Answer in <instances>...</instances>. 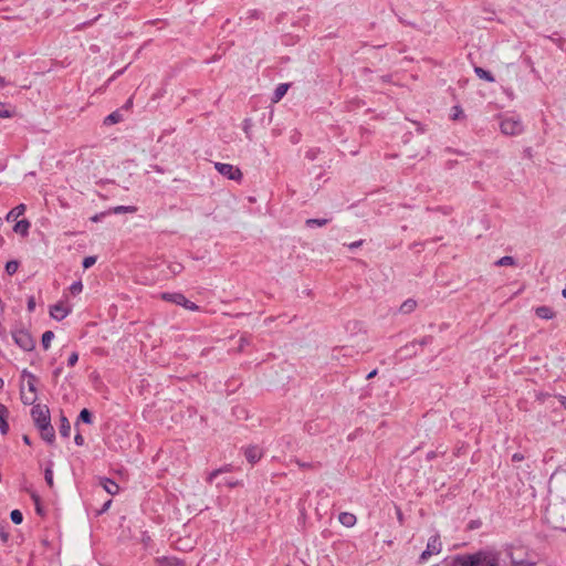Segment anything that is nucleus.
Segmentation results:
<instances>
[{
    "label": "nucleus",
    "mask_w": 566,
    "mask_h": 566,
    "mask_svg": "<svg viewBox=\"0 0 566 566\" xmlns=\"http://www.w3.org/2000/svg\"><path fill=\"white\" fill-rule=\"evenodd\" d=\"M363 243V241H357V242H353L348 245L349 249H355V248H358L360 247Z\"/></svg>",
    "instance_id": "ea45409f"
},
{
    "label": "nucleus",
    "mask_w": 566,
    "mask_h": 566,
    "mask_svg": "<svg viewBox=\"0 0 566 566\" xmlns=\"http://www.w3.org/2000/svg\"><path fill=\"white\" fill-rule=\"evenodd\" d=\"M326 223H327L326 219H308V220H306L307 226L317 224V226L322 227V226H325Z\"/></svg>",
    "instance_id": "c756f323"
},
{
    "label": "nucleus",
    "mask_w": 566,
    "mask_h": 566,
    "mask_svg": "<svg viewBox=\"0 0 566 566\" xmlns=\"http://www.w3.org/2000/svg\"><path fill=\"white\" fill-rule=\"evenodd\" d=\"M157 566H180L181 562L174 556H159L155 559Z\"/></svg>",
    "instance_id": "9b49d317"
},
{
    "label": "nucleus",
    "mask_w": 566,
    "mask_h": 566,
    "mask_svg": "<svg viewBox=\"0 0 566 566\" xmlns=\"http://www.w3.org/2000/svg\"><path fill=\"white\" fill-rule=\"evenodd\" d=\"M339 523L345 527H353L356 524V516L353 513L349 512H343L338 516Z\"/></svg>",
    "instance_id": "f8f14e48"
},
{
    "label": "nucleus",
    "mask_w": 566,
    "mask_h": 566,
    "mask_svg": "<svg viewBox=\"0 0 566 566\" xmlns=\"http://www.w3.org/2000/svg\"><path fill=\"white\" fill-rule=\"evenodd\" d=\"M0 117L8 118L10 117L9 111L6 108L4 104L0 103Z\"/></svg>",
    "instance_id": "c9c22d12"
},
{
    "label": "nucleus",
    "mask_w": 566,
    "mask_h": 566,
    "mask_svg": "<svg viewBox=\"0 0 566 566\" xmlns=\"http://www.w3.org/2000/svg\"><path fill=\"white\" fill-rule=\"evenodd\" d=\"M83 289V285L81 282H74L71 286H70V290L73 294H77L82 291Z\"/></svg>",
    "instance_id": "7c9ffc66"
},
{
    "label": "nucleus",
    "mask_w": 566,
    "mask_h": 566,
    "mask_svg": "<svg viewBox=\"0 0 566 566\" xmlns=\"http://www.w3.org/2000/svg\"><path fill=\"white\" fill-rule=\"evenodd\" d=\"M8 415V410L3 405H0V431L6 434L8 431V423L6 421V417Z\"/></svg>",
    "instance_id": "f3484780"
},
{
    "label": "nucleus",
    "mask_w": 566,
    "mask_h": 566,
    "mask_svg": "<svg viewBox=\"0 0 566 566\" xmlns=\"http://www.w3.org/2000/svg\"><path fill=\"white\" fill-rule=\"evenodd\" d=\"M15 344L25 352H31L35 347V342L30 333L25 331H18L13 334Z\"/></svg>",
    "instance_id": "423d86ee"
},
{
    "label": "nucleus",
    "mask_w": 566,
    "mask_h": 566,
    "mask_svg": "<svg viewBox=\"0 0 566 566\" xmlns=\"http://www.w3.org/2000/svg\"><path fill=\"white\" fill-rule=\"evenodd\" d=\"M512 566H535V565L532 563H527V562H515V563H513Z\"/></svg>",
    "instance_id": "58836bf2"
},
{
    "label": "nucleus",
    "mask_w": 566,
    "mask_h": 566,
    "mask_svg": "<svg viewBox=\"0 0 566 566\" xmlns=\"http://www.w3.org/2000/svg\"><path fill=\"white\" fill-rule=\"evenodd\" d=\"M32 497H33V500L35 501V503L38 504V502H39V497H38L35 494H33V495H32Z\"/></svg>",
    "instance_id": "49530a36"
},
{
    "label": "nucleus",
    "mask_w": 566,
    "mask_h": 566,
    "mask_svg": "<svg viewBox=\"0 0 566 566\" xmlns=\"http://www.w3.org/2000/svg\"><path fill=\"white\" fill-rule=\"evenodd\" d=\"M22 439H23L24 443H27V444H30V443H31V442H30V439H29V437H28V436H23V438H22Z\"/></svg>",
    "instance_id": "c03bdc74"
},
{
    "label": "nucleus",
    "mask_w": 566,
    "mask_h": 566,
    "mask_svg": "<svg viewBox=\"0 0 566 566\" xmlns=\"http://www.w3.org/2000/svg\"><path fill=\"white\" fill-rule=\"evenodd\" d=\"M501 130L506 135H516L522 130V125L515 119H504L501 123Z\"/></svg>",
    "instance_id": "9d476101"
},
{
    "label": "nucleus",
    "mask_w": 566,
    "mask_h": 566,
    "mask_svg": "<svg viewBox=\"0 0 566 566\" xmlns=\"http://www.w3.org/2000/svg\"><path fill=\"white\" fill-rule=\"evenodd\" d=\"M565 512L566 509L563 504H552L547 507L545 518L548 524L554 528L565 527Z\"/></svg>",
    "instance_id": "20e7f679"
},
{
    "label": "nucleus",
    "mask_w": 566,
    "mask_h": 566,
    "mask_svg": "<svg viewBox=\"0 0 566 566\" xmlns=\"http://www.w3.org/2000/svg\"><path fill=\"white\" fill-rule=\"evenodd\" d=\"M80 419L85 423H92V415L87 409H83L80 412Z\"/></svg>",
    "instance_id": "bb28decb"
},
{
    "label": "nucleus",
    "mask_w": 566,
    "mask_h": 566,
    "mask_svg": "<svg viewBox=\"0 0 566 566\" xmlns=\"http://www.w3.org/2000/svg\"><path fill=\"white\" fill-rule=\"evenodd\" d=\"M72 312V307L66 301H60L54 305L50 306V317L56 322H61L66 318Z\"/></svg>",
    "instance_id": "39448f33"
},
{
    "label": "nucleus",
    "mask_w": 566,
    "mask_h": 566,
    "mask_svg": "<svg viewBox=\"0 0 566 566\" xmlns=\"http://www.w3.org/2000/svg\"><path fill=\"white\" fill-rule=\"evenodd\" d=\"M10 517L14 524H21L23 520L22 513L19 510H13Z\"/></svg>",
    "instance_id": "a878e982"
},
{
    "label": "nucleus",
    "mask_w": 566,
    "mask_h": 566,
    "mask_svg": "<svg viewBox=\"0 0 566 566\" xmlns=\"http://www.w3.org/2000/svg\"><path fill=\"white\" fill-rule=\"evenodd\" d=\"M0 84H3V78L0 77Z\"/></svg>",
    "instance_id": "09e8293b"
},
{
    "label": "nucleus",
    "mask_w": 566,
    "mask_h": 566,
    "mask_svg": "<svg viewBox=\"0 0 566 566\" xmlns=\"http://www.w3.org/2000/svg\"><path fill=\"white\" fill-rule=\"evenodd\" d=\"M474 72H475V74L478 75L479 78L484 80V81L490 82V83L494 82V77L492 76V74L490 72L485 71L484 69L475 67Z\"/></svg>",
    "instance_id": "aec40b11"
},
{
    "label": "nucleus",
    "mask_w": 566,
    "mask_h": 566,
    "mask_svg": "<svg viewBox=\"0 0 566 566\" xmlns=\"http://www.w3.org/2000/svg\"><path fill=\"white\" fill-rule=\"evenodd\" d=\"M441 548H442V544L440 542L439 536H432L427 544V548L421 554V559L424 560V559H428L432 555L440 554Z\"/></svg>",
    "instance_id": "6e6552de"
},
{
    "label": "nucleus",
    "mask_w": 566,
    "mask_h": 566,
    "mask_svg": "<svg viewBox=\"0 0 566 566\" xmlns=\"http://www.w3.org/2000/svg\"><path fill=\"white\" fill-rule=\"evenodd\" d=\"M119 117H120V116H119V114H118V113H112L111 115H108V116L106 117V122L112 123V124H115V123H117V122L119 120Z\"/></svg>",
    "instance_id": "72a5a7b5"
},
{
    "label": "nucleus",
    "mask_w": 566,
    "mask_h": 566,
    "mask_svg": "<svg viewBox=\"0 0 566 566\" xmlns=\"http://www.w3.org/2000/svg\"><path fill=\"white\" fill-rule=\"evenodd\" d=\"M93 222H97L99 220V214H95L91 218Z\"/></svg>",
    "instance_id": "37998d69"
},
{
    "label": "nucleus",
    "mask_w": 566,
    "mask_h": 566,
    "mask_svg": "<svg viewBox=\"0 0 566 566\" xmlns=\"http://www.w3.org/2000/svg\"><path fill=\"white\" fill-rule=\"evenodd\" d=\"M137 208L135 206H116L112 209V212L115 214L119 213H135Z\"/></svg>",
    "instance_id": "6ab92c4d"
},
{
    "label": "nucleus",
    "mask_w": 566,
    "mask_h": 566,
    "mask_svg": "<svg viewBox=\"0 0 566 566\" xmlns=\"http://www.w3.org/2000/svg\"><path fill=\"white\" fill-rule=\"evenodd\" d=\"M565 407H566V401L564 402Z\"/></svg>",
    "instance_id": "3c124183"
},
{
    "label": "nucleus",
    "mask_w": 566,
    "mask_h": 566,
    "mask_svg": "<svg viewBox=\"0 0 566 566\" xmlns=\"http://www.w3.org/2000/svg\"><path fill=\"white\" fill-rule=\"evenodd\" d=\"M536 315L544 319H552L554 317V312L546 306H541L535 310Z\"/></svg>",
    "instance_id": "a211bd4d"
},
{
    "label": "nucleus",
    "mask_w": 566,
    "mask_h": 566,
    "mask_svg": "<svg viewBox=\"0 0 566 566\" xmlns=\"http://www.w3.org/2000/svg\"><path fill=\"white\" fill-rule=\"evenodd\" d=\"M74 441L77 446H82L84 443V439L81 434H76Z\"/></svg>",
    "instance_id": "4c0bfd02"
},
{
    "label": "nucleus",
    "mask_w": 566,
    "mask_h": 566,
    "mask_svg": "<svg viewBox=\"0 0 566 566\" xmlns=\"http://www.w3.org/2000/svg\"><path fill=\"white\" fill-rule=\"evenodd\" d=\"M71 432V424L65 417L61 418L60 433L63 437H69Z\"/></svg>",
    "instance_id": "5701e85b"
},
{
    "label": "nucleus",
    "mask_w": 566,
    "mask_h": 566,
    "mask_svg": "<svg viewBox=\"0 0 566 566\" xmlns=\"http://www.w3.org/2000/svg\"><path fill=\"white\" fill-rule=\"evenodd\" d=\"M34 308H35V300H34V297L31 296L28 300V310H29V312H33Z\"/></svg>",
    "instance_id": "e433bc0d"
},
{
    "label": "nucleus",
    "mask_w": 566,
    "mask_h": 566,
    "mask_svg": "<svg viewBox=\"0 0 566 566\" xmlns=\"http://www.w3.org/2000/svg\"><path fill=\"white\" fill-rule=\"evenodd\" d=\"M45 481L51 488L53 486V472L50 468L45 470Z\"/></svg>",
    "instance_id": "2f4dec72"
},
{
    "label": "nucleus",
    "mask_w": 566,
    "mask_h": 566,
    "mask_svg": "<svg viewBox=\"0 0 566 566\" xmlns=\"http://www.w3.org/2000/svg\"><path fill=\"white\" fill-rule=\"evenodd\" d=\"M415 307H416V302L413 300H408L401 305L400 311L403 313H408V312L413 311Z\"/></svg>",
    "instance_id": "393cba45"
},
{
    "label": "nucleus",
    "mask_w": 566,
    "mask_h": 566,
    "mask_svg": "<svg viewBox=\"0 0 566 566\" xmlns=\"http://www.w3.org/2000/svg\"><path fill=\"white\" fill-rule=\"evenodd\" d=\"M377 374V370L374 369L373 371H370L368 375H367V378L370 379L373 378L375 375Z\"/></svg>",
    "instance_id": "79ce46f5"
},
{
    "label": "nucleus",
    "mask_w": 566,
    "mask_h": 566,
    "mask_svg": "<svg viewBox=\"0 0 566 566\" xmlns=\"http://www.w3.org/2000/svg\"><path fill=\"white\" fill-rule=\"evenodd\" d=\"M463 116V111L459 107V106H454L453 107V115H452V118L453 119H459Z\"/></svg>",
    "instance_id": "f704fd0d"
},
{
    "label": "nucleus",
    "mask_w": 566,
    "mask_h": 566,
    "mask_svg": "<svg viewBox=\"0 0 566 566\" xmlns=\"http://www.w3.org/2000/svg\"><path fill=\"white\" fill-rule=\"evenodd\" d=\"M25 212V206L23 203L21 205H18L17 207H14L8 214H7V220L10 221V220H13V219H17L19 218L20 216H22L23 213Z\"/></svg>",
    "instance_id": "dca6fc26"
},
{
    "label": "nucleus",
    "mask_w": 566,
    "mask_h": 566,
    "mask_svg": "<svg viewBox=\"0 0 566 566\" xmlns=\"http://www.w3.org/2000/svg\"><path fill=\"white\" fill-rule=\"evenodd\" d=\"M95 262H96V258L95 256H86L83 260V266H84V269H88L92 265H94Z\"/></svg>",
    "instance_id": "c85d7f7f"
},
{
    "label": "nucleus",
    "mask_w": 566,
    "mask_h": 566,
    "mask_svg": "<svg viewBox=\"0 0 566 566\" xmlns=\"http://www.w3.org/2000/svg\"><path fill=\"white\" fill-rule=\"evenodd\" d=\"M18 268H19L18 261L12 260V261H8L6 263V271L9 275L14 274L18 271Z\"/></svg>",
    "instance_id": "b1692460"
},
{
    "label": "nucleus",
    "mask_w": 566,
    "mask_h": 566,
    "mask_svg": "<svg viewBox=\"0 0 566 566\" xmlns=\"http://www.w3.org/2000/svg\"><path fill=\"white\" fill-rule=\"evenodd\" d=\"M3 384V381L0 379V386Z\"/></svg>",
    "instance_id": "8fccbe9b"
},
{
    "label": "nucleus",
    "mask_w": 566,
    "mask_h": 566,
    "mask_svg": "<svg viewBox=\"0 0 566 566\" xmlns=\"http://www.w3.org/2000/svg\"><path fill=\"white\" fill-rule=\"evenodd\" d=\"M22 378L27 385V389L24 387H22L21 400L24 405H33L35 402V400L38 399L36 387H35L36 378L28 369L22 370Z\"/></svg>",
    "instance_id": "7ed1b4c3"
},
{
    "label": "nucleus",
    "mask_w": 566,
    "mask_h": 566,
    "mask_svg": "<svg viewBox=\"0 0 566 566\" xmlns=\"http://www.w3.org/2000/svg\"><path fill=\"white\" fill-rule=\"evenodd\" d=\"M29 228H30V222L27 219H23V220L18 221L14 224L13 231L15 233H19V234L25 237L29 232Z\"/></svg>",
    "instance_id": "2eb2a0df"
},
{
    "label": "nucleus",
    "mask_w": 566,
    "mask_h": 566,
    "mask_svg": "<svg viewBox=\"0 0 566 566\" xmlns=\"http://www.w3.org/2000/svg\"><path fill=\"white\" fill-rule=\"evenodd\" d=\"M219 473H220V470H216V471H213V472L210 474L209 479H210V480H212V479H213L214 476H217Z\"/></svg>",
    "instance_id": "a19ab883"
},
{
    "label": "nucleus",
    "mask_w": 566,
    "mask_h": 566,
    "mask_svg": "<svg viewBox=\"0 0 566 566\" xmlns=\"http://www.w3.org/2000/svg\"><path fill=\"white\" fill-rule=\"evenodd\" d=\"M214 168L230 180H240L242 178L241 170L230 164L216 163Z\"/></svg>",
    "instance_id": "0eeeda50"
},
{
    "label": "nucleus",
    "mask_w": 566,
    "mask_h": 566,
    "mask_svg": "<svg viewBox=\"0 0 566 566\" xmlns=\"http://www.w3.org/2000/svg\"><path fill=\"white\" fill-rule=\"evenodd\" d=\"M451 566H497V557L486 552L459 555L452 559Z\"/></svg>",
    "instance_id": "f03ea898"
},
{
    "label": "nucleus",
    "mask_w": 566,
    "mask_h": 566,
    "mask_svg": "<svg viewBox=\"0 0 566 566\" xmlns=\"http://www.w3.org/2000/svg\"><path fill=\"white\" fill-rule=\"evenodd\" d=\"M54 338V333L52 331H46L45 333H43L42 335V346L44 347V349H49L50 346H51V342L53 340Z\"/></svg>",
    "instance_id": "4be33fe9"
},
{
    "label": "nucleus",
    "mask_w": 566,
    "mask_h": 566,
    "mask_svg": "<svg viewBox=\"0 0 566 566\" xmlns=\"http://www.w3.org/2000/svg\"><path fill=\"white\" fill-rule=\"evenodd\" d=\"M111 501L106 502L104 507H103V512L106 511L109 506H111Z\"/></svg>",
    "instance_id": "a18cd8bd"
},
{
    "label": "nucleus",
    "mask_w": 566,
    "mask_h": 566,
    "mask_svg": "<svg viewBox=\"0 0 566 566\" xmlns=\"http://www.w3.org/2000/svg\"><path fill=\"white\" fill-rule=\"evenodd\" d=\"M102 485H103L104 490L111 495H115L119 492L118 484L111 479H107V478L103 479Z\"/></svg>",
    "instance_id": "4468645a"
},
{
    "label": "nucleus",
    "mask_w": 566,
    "mask_h": 566,
    "mask_svg": "<svg viewBox=\"0 0 566 566\" xmlns=\"http://www.w3.org/2000/svg\"><path fill=\"white\" fill-rule=\"evenodd\" d=\"M78 360V354L76 352H73L70 356H69V360H67V364L69 366H74Z\"/></svg>",
    "instance_id": "473e14b6"
},
{
    "label": "nucleus",
    "mask_w": 566,
    "mask_h": 566,
    "mask_svg": "<svg viewBox=\"0 0 566 566\" xmlns=\"http://www.w3.org/2000/svg\"><path fill=\"white\" fill-rule=\"evenodd\" d=\"M497 265L500 266H503V265H513L514 264V259L512 256H503L497 262H496Z\"/></svg>",
    "instance_id": "cd10ccee"
},
{
    "label": "nucleus",
    "mask_w": 566,
    "mask_h": 566,
    "mask_svg": "<svg viewBox=\"0 0 566 566\" xmlns=\"http://www.w3.org/2000/svg\"><path fill=\"white\" fill-rule=\"evenodd\" d=\"M562 295L566 298V285L565 289L562 291Z\"/></svg>",
    "instance_id": "de8ad7c7"
},
{
    "label": "nucleus",
    "mask_w": 566,
    "mask_h": 566,
    "mask_svg": "<svg viewBox=\"0 0 566 566\" xmlns=\"http://www.w3.org/2000/svg\"><path fill=\"white\" fill-rule=\"evenodd\" d=\"M245 457L249 462L254 463L262 458V451L258 447H249L245 449Z\"/></svg>",
    "instance_id": "ddd939ff"
},
{
    "label": "nucleus",
    "mask_w": 566,
    "mask_h": 566,
    "mask_svg": "<svg viewBox=\"0 0 566 566\" xmlns=\"http://www.w3.org/2000/svg\"><path fill=\"white\" fill-rule=\"evenodd\" d=\"M163 297L169 302H172L175 304L181 305L185 308H188L190 311H196L197 305H195L192 302L187 300L182 294L180 293H174V294H164Z\"/></svg>",
    "instance_id": "1a4fd4ad"
},
{
    "label": "nucleus",
    "mask_w": 566,
    "mask_h": 566,
    "mask_svg": "<svg viewBox=\"0 0 566 566\" xmlns=\"http://www.w3.org/2000/svg\"><path fill=\"white\" fill-rule=\"evenodd\" d=\"M287 90H289V84H280L274 92L273 102L277 103L285 95Z\"/></svg>",
    "instance_id": "412c9836"
},
{
    "label": "nucleus",
    "mask_w": 566,
    "mask_h": 566,
    "mask_svg": "<svg viewBox=\"0 0 566 566\" xmlns=\"http://www.w3.org/2000/svg\"><path fill=\"white\" fill-rule=\"evenodd\" d=\"M31 416L35 427L44 441L52 444L55 439L54 428L51 424L50 409L46 405H34L31 410Z\"/></svg>",
    "instance_id": "f257e3e1"
}]
</instances>
